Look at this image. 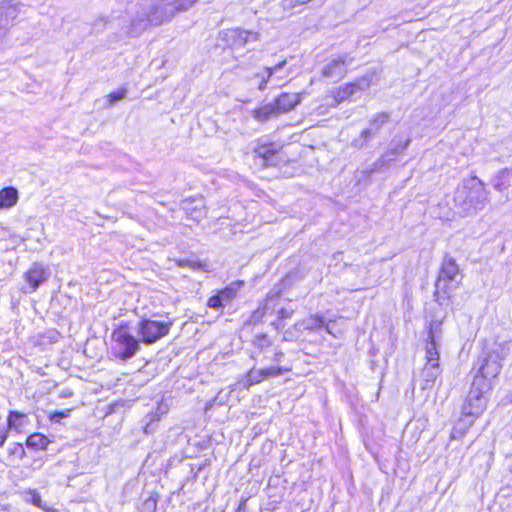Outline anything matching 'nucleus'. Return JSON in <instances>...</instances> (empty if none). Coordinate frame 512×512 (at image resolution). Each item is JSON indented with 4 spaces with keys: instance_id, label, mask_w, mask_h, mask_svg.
Wrapping results in <instances>:
<instances>
[{
    "instance_id": "obj_22",
    "label": "nucleus",
    "mask_w": 512,
    "mask_h": 512,
    "mask_svg": "<svg viewBox=\"0 0 512 512\" xmlns=\"http://www.w3.org/2000/svg\"><path fill=\"white\" fill-rule=\"evenodd\" d=\"M468 417L461 414L460 419L451 431V438L458 439L464 436L473 424H468Z\"/></svg>"
},
{
    "instance_id": "obj_33",
    "label": "nucleus",
    "mask_w": 512,
    "mask_h": 512,
    "mask_svg": "<svg viewBox=\"0 0 512 512\" xmlns=\"http://www.w3.org/2000/svg\"><path fill=\"white\" fill-rule=\"evenodd\" d=\"M179 267H189L193 270H199L203 267L200 261L190 260V259H180L176 261Z\"/></svg>"
},
{
    "instance_id": "obj_2",
    "label": "nucleus",
    "mask_w": 512,
    "mask_h": 512,
    "mask_svg": "<svg viewBox=\"0 0 512 512\" xmlns=\"http://www.w3.org/2000/svg\"><path fill=\"white\" fill-rule=\"evenodd\" d=\"M454 204L462 216H470L483 210L489 202L485 184L476 176L464 179L454 193Z\"/></svg>"
},
{
    "instance_id": "obj_19",
    "label": "nucleus",
    "mask_w": 512,
    "mask_h": 512,
    "mask_svg": "<svg viewBox=\"0 0 512 512\" xmlns=\"http://www.w3.org/2000/svg\"><path fill=\"white\" fill-rule=\"evenodd\" d=\"M390 115L382 112L375 114L369 121V127L365 128L366 131L370 132V135L374 138L382 128V126L388 122Z\"/></svg>"
},
{
    "instance_id": "obj_27",
    "label": "nucleus",
    "mask_w": 512,
    "mask_h": 512,
    "mask_svg": "<svg viewBox=\"0 0 512 512\" xmlns=\"http://www.w3.org/2000/svg\"><path fill=\"white\" fill-rule=\"evenodd\" d=\"M324 323H325V319L323 316L314 315V316H311L309 319L305 320L303 322V326L305 329L314 330V329L322 328Z\"/></svg>"
},
{
    "instance_id": "obj_9",
    "label": "nucleus",
    "mask_w": 512,
    "mask_h": 512,
    "mask_svg": "<svg viewBox=\"0 0 512 512\" xmlns=\"http://www.w3.org/2000/svg\"><path fill=\"white\" fill-rule=\"evenodd\" d=\"M50 277L49 270L41 263L35 262L31 265L27 272L24 274V278L28 284V287L22 288L24 293L35 292L43 283H45Z\"/></svg>"
},
{
    "instance_id": "obj_36",
    "label": "nucleus",
    "mask_w": 512,
    "mask_h": 512,
    "mask_svg": "<svg viewBox=\"0 0 512 512\" xmlns=\"http://www.w3.org/2000/svg\"><path fill=\"white\" fill-rule=\"evenodd\" d=\"M127 90L125 88L119 89L118 91L112 92L108 95L110 105L115 104L125 98Z\"/></svg>"
},
{
    "instance_id": "obj_1",
    "label": "nucleus",
    "mask_w": 512,
    "mask_h": 512,
    "mask_svg": "<svg viewBox=\"0 0 512 512\" xmlns=\"http://www.w3.org/2000/svg\"><path fill=\"white\" fill-rule=\"evenodd\" d=\"M197 0H152L149 4H140L141 11L131 22L133 30L145 29L149 24L160 25L171 19L176 12L185 11Z\"/></svg>"
},
{
    "instance_id": "obj_7",
    "label": "nucleus",
    "mask_w": 512,
    "mask_h": 512,
    "mask_svg": "<svg viewBox=\"0 0 512 512\" xmlns=\"http://www.w3.org/2000/svg\"><path fill=\"white\" fill-rule=\"evenodd\" d=\"M462 281V275L455 259L446 255L443 259L438 278L435 283L436 294L443 293L447 297L458 288Z\"/></svg>"
},
{
    "instance_id": "obj_29",
    "label": "nucleus",
    "mask_w": 512,
    "mask_h": 512,
    "mask_svg": "<svg viewBox=\"0 0 512 512\" xmlns=\"http://www.w3.org/2000/svg\"><path fill=\"white\" fill-rule=\"evenodd\" d=\"M294 310L291 308H281L278 311V320L274 323L277 329L284 328L282 321L292 317Z\"/></svg>"
},
{
    "instance_id": "obj_4",
    "label": "nucleus",
    "mask_w": 512,
    "mask_h": 512,
    "mask_svg": "<svg viewBox=\"0 0 512 512\" xmlns=\"http://www.w3.org/2000/svg\"><path fill=\"white\" fill-rule=\"evenodd\" d=\"M491 389V383L485 381L483 377L473 378L461 408V414L468 417V424H474L475 420L485 411Z\"/></svg>"
},
{
    "instance_id": "obj_37",
    "label": "nucleus",
    "mask_w": 512,
    "mask_h": 512,
    "mask_svg": "<svg viewBox=\"0 0 512 512\" xmlns=\"http://www.w3.org/2000/svg\"><path fill=\"white\" fill-rule=\"evenodd\" d=\"M157 507V501L153 497L146 499L142 505L141 512H155Z\"/></svg>"
},
{
    "instance_id": "obj_38",
    "label": "nucleus",
    "mask_w": 512,
    "mask_h": 512,
    "mask_svg": "<svg viewBox=\"0 0 512 512\" xmlns=\"http://www.w3.org/2000/svg\"><path fill=\"white\" fill-rule=\"evenodd\" d=\"M29 496H30L29 501H30L33 505H35V506H37V507H41V502H42V500H41V496H40V494H39L37 491H31V492L29 493Z\"/></svg>"
},
{
    "instance_id": "obj_46",
    "label": "nucleus",
    "mask_w": 512,
    "mask_h": 512,
    "mask_svg": "<svg viewBox=\"0 0 512 512\" xmlns=\"http://www.w3.org/2000/svg\"><path fill=\"white\" fill-rule=\"evenodd\" d=\"M325 329H326V331H327L328 333H331V331H330V329H329V326H328V325H326V326H325Z\"/></svg>"
},
{
    "instance_id": "obj_34",
    "label": "nucleus",
    "mask_w": 512,
    "mask_h": 512,
    "mask_svg": "<svg viewBox=\"0 0 512 512\" xmlns=\"http://www.w3.org/2000/svg\"><path fill=\"white\" fill-rule=\"evenodd\" d=\"M9 454L19 459H23L26 455L25 449L21 443H13V445L9 448Z\"/></svg>"
},
{
    "instance_id": "obj_20",
    "label": "nucleus",
    "mask_w": 512,
    "mask_h": 512,
    "mask_svg": "<svg viewBox=\"0 0 512 512\" xmlns=\"http://www.w3.org/2000/svg\"><path fill=\"white\" fill-rule=\"evenodd\" d=\"M278 115L279 114H278L273 102L265 104L255 110H253V117L260 122H265L268 119H270L272 117H276Z\"/></svg>"
},
{
    "instance_id": "obj_41",
    "label": "nucleus",
    "mask_w": 512,
    "mask_h": 512,
    "mask_svg": "<svg viewBox=\"0 0 512 512\" xmlns=\"http://www.w3.org/2000/svg\"><path fill=\"white\" fill-rule=\"evenodd\" d=\"M284 357V353L280 349H276L273 355L271 356V361L273 362H281Z\"/></svg>"
},
{
    "instance_id": "obj_43",
    "label": "nucleus",
    "mask_w": 512,
    "mask_h": 512,
    "mask_svg": "<svg viewBox=\"0 0 512 512\" xmlns=\"http://www.w3.org/2000/svg\"><path fill=\"white\" fill-rule=\"evenodd\" d=\"M286 65V61H281L276 64L274 67H266L267 70L272 71V75L281 70Z\"/></svg>"
},
{
    "instance_id": "obj_12",
    "label": "nucleus",
    "mask_w": 512,
    "mask_h": 512,
    "mask_svg": "<svg viewBox=\"0 0 512 512\" xmlns=\"http://www.w3.org/2000/svg\"><path fill=\"white\" fill-rule=\"evenodd\" d=\"M352 63V58L343 55L329 61L321 71V75L325 79L333 82L341 80L347 73L348 66Z\"/></svg>"
},
{
    "instance_id": "obj_17",
    "label": "nucleus",
    "mask_w": 512,
    "mask_h": 512,
    "mask_svg": "<svg viewBox=\"0 0 512 512\" xmlns=\"http://www.w3.org/2000/svg\"><path fill=\"white\" fill-rule=\"evenodd\" d=\"M18 191L15 187L8 186L0 190V209H9L16 205Z\"/></svg>"
},
{
    "instance_id": "obj_13",
    "label": "nucleus",
    "mask_w": 512,
    "mask_h": 512,
    "mask_svg": "<svg viewBox=\"0 0 512 512\" xmlns=\"http://www.w3.org/2000/svg\"><path fill=\"white\" fill-rule=\"evenodd\" d=\"M21 6L20 3H13L11 0H4L0 3V37L14 25Z\"/></svg>"
},
{
    "instance_id": "obj_28",
    "label": "nucleus",
    "mask_w": 512,
    "mask_h": 512,
    "mask_svg": "<svg viewBox=\"0 0 512 512\" xmlns=\"http://www.w3.org/2000/svg\"><path fill=\"white\" fill-rule=\"evenodd\" d=\"M261 371H262L263 378L265 380V379H268L271 377L280 376V375L284 374L285 372L289 371V369L283 368L280 366H271L268 368H261Z\"/></svg>"
},
{
    "instance_id": "obj_21",
    "label": "nucleus",
    "mask_w": 512,
    "mask_h": 512,
    "mask_svg": "<svg viewBox=\"0 0 512 512\" xmlns=\"http://www.w3.org/2000/svg\"><path fill=\"white\" fill-rule=\"evenodd\" d=\"M49 443V439L41 433L31 434L26 439V446L33 449L45 450Z\"/></svg>"
},
{
    "instance_id": "obj_32",
    "label": "nucleus",
    "mask_w": 512,
    "mask_h": 512,
    "mask_svg": "<svg viewBox=\"0 0 512 512\" xmlns=\"http://www.w3.org/2000/svg\"><path fill=\"white\" fill-rule=\"evenodd\" d=\"M255 77L260 78L258 89L263 91L266 89L267 83H268L269 79L272 77V71L264 68L263 71L259 74H256Z\"/></svg>"
},
{
    "instance_id": "obj_10",
    "label": "nucleus",
    "mask_w": 512,
    "mask_h": 512,
    "mask_svg": "<svg viewBox=\"0 0 512 512\" xmlns=\"http://www.w3.org/2000/svg\"><path fill=\"white\" fill-rule=\"evenodd\" d=\"M222 39L233 49L242 48L249 42L259 40V33L232 28L222 31Z\"/></svg>"
},
{
    "instance_id": "obj_25",
    "label": "nucleus",
    "mask_w": 512,
    "mask_h": 512,
    "mask_svg": "<svg viewBox=\"0 0 512 512\" xmlns=\"http://www.w3.org/2000/svg\"><path fill=\"white\" fill-rule=\"evenodd\" d=\"M374 77H375V73L374 72L367 73V74H365L361 78H358L357 80H355L352 83H353L356 91L357 90H366L367 88H369L373 84Z\"/></svg>"
},
{
    "instance_id": "obj_6",
    "label": "nucleus",
    "mask_w": 512,
    "mask_h": 512,
    "mask_svg": "<svg viewBox=\"0 0 512 512\" xmlns=\"http://www.w3.org/2000/svg\"><path fill=\"white\" fill-rule=\"evenodd\" d=\"M140 340L130 331L128 323H121L111 333V355L121 361L132 359L140 350Z\"/></svg>"
},
{
    "instance_id": "obj_23",
    "label": "nucleus",
    "mask_w": 512,
    "mask_h": 512,
    "mask_svg": "<svg viewBox=\"0 0 512 512\" xmlns=\"http://www.w3.org/2000/svg\"><path fill=\"white\" fill-rule=\"evenodd\" d=\"M356 92L353 83H347L340 86L334 94V99L337 103H341L351 97Z\"/></svg>"
},
{
    "instance_id": "obj_16",
    "label": "nucleus",
    "mask_w": 512,
    "mask_h": 512,
    "mask_svg": "<svg viewBox=\"0 0 512 512\" xmlns=\"http://www.w3.org/2000/svg\"><path fill=\"white\" fill-rule=\"evenodd\" d=\"M28 416L19 411H10L7 417V428L16 432H22V430L28 425Z\"/></svg>"
},
{
    "instance_id": "obj_14",
    "label": "nucleus",
    "mask_w": 512,
    "mask_h": 512,
    "mask_svg": "<svg viewBox=\"0 0 512 512\" xmlns=\"http://www.w3.org/2000/svg\"><path fill=\"white\" fill-rule=\"evenodd\" d=\"M240 285V282H236L218 291L217 294L208 299L207 306L214 310L224 308L226 304L230 303L236 297Z\"/></svg>"
},
{
    "instance_id": "obj_8",
    "label": "nucleus",
    "mask_w": 512,
    "mask_h": 512,
    "mask_svg": "<svg viewBox=\"0 0 512 512\" xmlns=\"http://www.w3.org/2000/svg\"><path fill=\"white\" fill-rule=\"evenodd\" d=\"M171 325L170 322L143 318L138 321L136 332L140 342L151 345L165 337L169 333Z\"/></svg>"
},
{
    "instance_id": "obj_44",
    "label": "nucleus",
    "mask_w": 512,
    "mask_h": 512,
    "mask_svg": "<svg viewBox=\"0 0 512 512\" xmlns=\"http://www.w3.org/2000/svg\"><path fill=\"white\" fill-rule=\"evenodd\" d=\"M247 498L242 497L239 501L236 512H246Z\"/></svg>"
},
{
    "instance_id": "obj_47",
    "label": "nucleus",
    "mask_w": 512,
    "mask_h": 512,
    "mask_svg": "<svg viewBox=\"0 0 512 512\" xmlns=\"http://www.w3.org/2000/svg\"><path fill=\"white\" fill-rule=\"evenodd\" d=\"M257 313H258V311L254 312L252 318L256 317Z\"/></svg>"
},
{
    "instance_id": "obj_11",
    "label": "nucleus",
    "mask_w": 512,
    "mask_h": 512,
    "mask_svg": "<svg viewBox=\"0 0 512 512\" xmlns=\"http://www.w3.org/2000/svg\"><path fill=\"white\" fill-rule=\"evenodd\" d=\"M411 140H397L396 138L391 142L390 148L373 164V168L369 173L374 171H381L389 167V164L396 160V157L402 154L409 146Z\"/></svg>"
},
{
    "instance_id": "obj_18",
    "label": "nucleus",
    "mask_w": 512,
    "mask_h": 512,
    "mask_svg": "<svg viewBox=\"0 0 512 512\" xmlns=\"http://www.w3.org/2000/svg\"><path fill=\"white\" fill-rule=\"evenodd\" d=\"M511 183H512V169L510 170V169L506 168V169L501 170L497 174V176L494 179L493 186L497 191L504 193L510 187Z\"/></svg>"
},
{
    "instance_id": "obj_15",
    "label": "nucleus",
    "mask_w": 512,
    "mask_h": 512,
    "mask_svg": "<svg viewBox=\"0 0 512 512\" xmlns=\"http://www.w3.org/2000/svg\"><path fill=\"white\" fill-rule=\"evenodd\" d=\"M301 101L300 94L298 93H282L273 102L278 114H283L291 111Z\"/></svg>"
},
{
    "instance_id": "obj_35",
    "label": "nucleus",
    "mask_w": 512,
    "mask_h": 512,
    "mask_svg": "<svg viewBox=\"0 0 512 512\" xmlns=\"http://www.w3.org/2000/svg\"><path fill=\"white\" fill-rule=\"evenodd\" d=\"M108 25V19L106 17H99L92 24V31L95 33L102 32Z\"/></svg>"
},
{
    "instance_id": "obj_40",
    "label": "nucleus",
    "mask_w": 512,
    "mask_h": 512,
    "mask_svg": "<svg viewBox=\"0 0 512 512\" xmlns=\"http://www.w3.org/2000/svg\"><path fill=\"white\" fill-rule=\"evenodd\" d=\"M68 415V411L64 412V411H55L54 413L51 414V417L50 419L54 422H59L60 419L66 417Z\"/></svg>"
},
{
    "instance_id": "obj_24",
    "label": "nucleus",
    "mask_w": 512,
    "mask_h": 512,
    "mask_svg": "<svg viewBox=\"0 0 512 512\" xmlns=\"http://www.w3.org/2000/svg\"><path fill=\"white\" fill-rule=\"evenodd\" d=\"M371 139H373V137L370 135V132L363 129L361 131V133L359 134V136L355 137L351 141L350 145H351V147L356 148V149H363L364 147H366L367 143Z\"/></svg>"
},
{
    "instance_id": "obj_30",
    "label": "nucleus",
    "mask_w": 512,
    "mask_h": 512,
    "mask_svg": "<svg viewBox=\"0 0 512 512\" xmlns=\"http://www.w3.org/2000/svg\"><path fill=\"white\" fill-rule=\"evenodd\" d=\"M253 343L254 346L261 351H264L265 349L269 348L272 345L270 339L266 334H259L255 336Z\"/></svg>"
},
{
    "instance_id": "obj_31",
    "label": "nucleus",
    "mask_w": 512,
    "mask_h": 512,
    "mask_svg": "<svg viewBox=\"0 0 512 512\" xmlns=\"http://www.w3.org/2000/svg\"><path fill=\"white\" fill-rule=\"evenodd\" d=\"M256 153L268 162L275 154V149L273 148V145H263L257 148Z\"/></svg>"
},
{
    "instance_id": "obj_45",
    "label": "nucleus",
    "mask_w": 512,
    "mask_h": 512,
    "mask_svg": "<svg viewBox=\"0 0 512 512\" xmlns=\"http://www.w3.org/2000/svg\"><path fill=\"white\" fill-rule=\"evenodd\" d=\"M264 359L271 360V355H264Z\"/></svg>"
},
{
    "instance_id": "obj_3",
    "label": "nucleus",
    "mask_w": 512,
    "mask_h": 512,
    "mask_svg": "<svg viewBox=\"0 0 512 512\" xmlns=\"http://www.w3.org/2000/svg\"><path fill=\"white\" fill-rule=\"evenodd\" d=\"M442 323L439 321H432L428 326V335L425 346V365L421 371L422 389L431 388L436 379L441 375L442 369L440 367V354L438 347L442 340Z\"/></svg>"
},
{
    "instance_id": "obj_39",
    "label": "nucleus",
    "mask_w": 512,
    "mask_h": 512,
    "mask_svg": "<svg viewBox=\"0 0 512 512\" xmlns=\"http://www.w3.org/2000/svg\"><path fill=\"white\" fill-rule=\"evenodd\" d=\"M309 1L310 0H285L284 6L288 8H294L298 5H303Z\"/></svg>"
},
{
    "instance_id": "obj_26",
    "label": "nucleus",
    "mask_w": 512,
    "mask_h": 512,
    "mask_svg": "<svg viewBox=\"0 0 512 512\" xmlns=\"http://www.w3.org/2000/svg\"><path fill=\"white\" fill-rule=\"evenodd\" d=\"M263 380H264V378H263L261 369L252 368L246 374L244 386L249 387V386L258 384Z\"/></svg>"
},
{
    "instance_id": "obj_42",
    "label": "nucleus",
    "mask_w": 512,
    "mask_h": 512,
    "mask_svg": "<svg viewBox=\"0 0 512 512\" xmlns=\"http://www.w3.org/2000/svg\"><path fill=\"white\" fill-rule=\"evenodd\" d=\"M7 427L1 425L0 426V447L4 445L7 439Z\"/></svg>"
},
{
    "instance_id": "obj_5",
    "label": "nucleus",
    "mask_w": 512,
    "mask_h": 512,
    "mask_svg": "<svg viewBox=\"0 0 512 512\" xmlns=\"http://www.w3.org/2000/svg\"><path fill=\"white\" fill-rule=\"evenodd\" d=\"M510 351L509 342H494L490 346H485L483 356L480 358V366L474 377H483V379L492 384L501 369L502 361L507 357Z\"/></svg>"
}]
</instances>
